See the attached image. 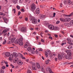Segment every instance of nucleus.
I'll return each mask as SVG.
<instances>
[{
	"label": "nucleus",
	"mask_w": 73,
	"mask_h": 73,
	"mask_svg": "<svg viewBox=\"0 0 73 73\" xmlns=\"http://www.w3.org/2000/svg\"><path fill=\"white\" fill-rule=\"evenodd\" d=\"M31 10L32 11V12H34L35 10L36 9V5L34 4H33L31 5Z\"/></svg>",
	"instance_id": "1"
},
{
	"label": "nucleus",
	"mask_w": 73,
	"mask_h": 73,
	"mask_svg": "<svg viewBox=\"0 0 73 73\" xmlns=\"http://www.w3.org/2000/svg\"><path fill=\"white\" fill-rule=\"evenodd\" d=\"M23 38H20L18 40V42L19 44V45H20V46H21V45H23Z\"/></svg>",
	"instance_id": "2"
},
{
	"label": "nucleus",
	"mask_w": 73,
	"mask_h": 73,
	"mask_svg": "<svg viewBox=\"0 0 73 73\" xmlns=\"http://www.w3.org/2000/svg\"><path fill=\"white\" fill-rule=\"evenodd\" d=\"M50 54V50H48L47 52L45 51V55L46 57H47L48 56V54Z\"/></svg>",
	"instance_id": "3"
},
{
	"label": "nucleus",
	"mask_w": 73,
	"mask_h": 73,
	"mask_svg": "<svg viewBox=\"0 0 73 73\" xmlns=\"http://www.w3.org/2000/svg\"><path fill=\"white\" fill-rule=\"evenodd\" d=\"M21 31L23 32H25L27 31V28L25 27H23L21 28Z\"/></svg>",
	"instance_id": "4"
},
{
	"label": "nucleus",
	"mask_w": 73,
	"mask_h": 73,
	"mask_svg": "<svg viewBox=\"0 0 73 73\" xmlns=\"http://www.w3.org/2000/svg\"><path fill=\"white\" fill-rule=\"evenodd\" d=\"M65 58L68 60H70V59H72V57H71V56L68 55L65 56Z\"/></svg>",
	"instance_id": "5"
},
{
	"label": "nucleus",
	"mask_w": 73,
	"mask_h": 73,
	"mask_svg": "<svg viewBox=\"0 0 73 73\" xmlns=\"http://www.w3.org/2000/svg\"><path fill=\"white\" fill-rule=\"evenodd\" d=\"M48 28L49 29H51V30H53L54 29V26L52 25H50L48 26Z\"/></svg>",
	"instance_id": "6"
},
{
	"label": "nucleus",
	"mask_w": 73,
	"mask_h": 73,
	"mask_svg": "<svg viewBox=\"0 0 73 73\" xmlns=\"http://www.w3.org/2000/svg\"><path fill=\"white\" fill-rule=\"evenodd\" d=\"M64 20L65 22H68L71 20V19L70 18L67 17L64 19Z\"/></svg>",
	"instance_id": "7"
},
{
	"label": "nucleus",
	"mask_w": 73,
	"mask_h": 73,
	"mask_svg": "<svg viewBox=\"0 0 73 73\" xmlns=\"http://www.w3.org/2000/svg\"><path fill=\"white\" fill-rule=\"evenodd\" d=\"M40 10L39 8H37L36 10V14H38L40 13Z\"/></svg>",
	"instance_id": "8"
},
{
	"label": "nucleus",
	"mask_w": 73,
	"mask_h": 73,
	"mask_svg": "<svg viewBox=\"0 0 73 73\" xmlns=\"http://www.w3.org/2000/svg\"><path fill=\"white\" fill-rule=\"evenodd\" d=\"M32 23H33V24H37V20L36 19H35L32 21Z\"/></svg>",
	"instance_id": "9"
},
{
	"label": "nucleus",
	"mask_w": 73,
	"mask_h": 73,
	"mask_svg": "<svg viewBox=\"0 0 73 73\" xmlns=\"http://www.w3.org/2000/svg\"><path fill=\"white\" fill-rule=\"evenodd\" d=\"M32 68L33 70H36L37 67L35 65H33L32 66Z\"/></svg>",
	"instance_id": "10"
},
{
	"label": "nucleus",
	"mask_w": 73,
	"mask_h": 73,
	"mask_svg": "<svg viewBox=\"0 0 73 73\" xmlns=\"http://www.w3.org/2000/svg\"><path fill=\"white\" fill-rule=\"evenodd\" d=\"M17 63L18 64V65H22L23 64V62H22V61H21V60H18Z\"/></svg>",
	"instance_id": "11"
},
{
	"label": "nucleus",
	"mask_w": 73,
	"mask_h": 73,
	"mask_svg": "<svg viewBox=\"0 0 73 73\" xmlns=\"http://www.w3.org/2000/svg\"><path fill=\"white\" fill-rule=\"evenodd\" d=\"M36 65L37 66V67L38 69H41V67H40V64L38 63H36Z\"/></svg>",
	"instance_id": "12"
},
{
	"label": "nucleus",
	"mask_w": 73,
	"mask_h": 73,
	"mask_svg": "<svg viewBox=\"0 0 73 73\" xmlns=\"http://www.w3.org/2000/svg\"><path fill=\"white\" fill-rule=\"evenodd\" d=\"M67 3L69 5H71L72 4V1L70 0H67Z\"/></svg>",
	"instance_id": "13"
},
{
	"label": "nucleus",
	"mask_w": 73,
	"mask_h": 73,
	"mask_svg": "<svg viewBox=\"0 0 73 73\" xmlns=\"http://www.w3.org/2000/svg\"><path fill=\"white\" fill-rule=\"evenodd\" d=\"M29 46V44L28 42H26L25 43V45L24 46V48H27L28 46Z\"/></svg>",
	"instance_id": "14"
},
{
	"label": "nucleus",
	"mask_w": 73,
	"mask_h": 73,
	"mask_svg": "<svg viewBox=\"0 0 73 73\" xmlns=\"http://www.w3.org/2000/svg\"><path fill=\"white\" fill-rule=\"evenodd\" d=\"M5 55L6 57H9L10 55V53L9 52H6L5 54Z\"/></svg>",
	"instance_id": "15"
},
{
	"label": "nucleus",
	"mask_w": 73,
	"mask_h": 73,
	"mask_svg": "<svg viewBox=\"0 0 73 73\" xmlns=\"http://www.w3.org/2000/svg\"><path fill=\"white\" fill-rule=\"evenodd\" d=\"M29 19L30 21H32V20H33L35 19L34 17L30 16L29 17Z\"/></svg>",
	"instance_id": "16"
},
{
	"label": "nucleus",
	"mask_w": 73,
	"mask_h": 73,
	"mask_svg": "<svg viewBox=\"0 0 73 73\" xmlns=\"http://www.w3.org/2000/svg\"><path fill=\"white\" fill-rule=\"evenodd\" d=\"M16 38H13L11 39V41L12 43H13V42H14L15 41V40H16Z\"/></svg>",
	"instance_id": "17"
},
{
	"label": "nucleus",
	"mask_w": 73,
	"mask_h": 73,
	"mask_svg": "<svg viewBox=\"0 0 73 73\" xmlns=\"http://www.w3.org/2000/svg\"><path fill=\"white\" fill-rule=\"evenodd\" d=\"M13 55H14L15 57L16 58L18 57V54L16 52H13Z\"/></svg>",
	"instance_id": "18"
},
{
	"label": "nucleus",
	"mask_w": 73,
	"mask_h": 73,
	"mask_svg": "<svg viewBox=\"0 0 73 73\" xmlns=\"http://www.w3.org/2000/svg\"><path fill=\"white\" fill-rule=\"evenodd\" d=\"M32 48L31 47H28L27 48V50L29 52H31L32 50Z\"/></svg>",
	"instance_id": "19"
},
{
	"label": "nucleus",
	"mask_w": 73,
	"mask_h": 73,
	"mask_svg": "<svg viewBox=\"0 0 73 73\" xmlns=\"http://www.w3.org/2000/svg\"><path fill=\"white\" fill-rule=\"evenodd\" d=\"M58 29V27H54L53 30L54 31H57Z\"/></svg>",
	"instance_id": "20"
},
{
	"label": "nucleus",
	"mask_w": 73,
	"mask_h": 73,
	"mask_svg": "<svg viewBox=\"0 0 73 73\" xmlns=\"http://www.w3.org/2000/svg\"><path fill=\"white\" fill-rule=\"evenodd\" d=\"M45 15H41L40 17V18L41 19H43V18H44V17H45Z\"/></svg>",
	"instance_id": "21"
},
{
	"label": "nucleus",
	"mask_w": 73,
	"mask_h": 73,
	"mask_svg": "<svg viewBox=\"0 0 73 73\" xmlns=\"http://www.w3.org/2000/svg\"><path fill=\"white\" fill-rule=\"evenodd\" d=\"M44 25H49V23L47 21L44 22Z\"/></svg>",
	"instance_id": "22"
},
{
	"label": "nucleus",
	"mask_w": 73,
	"mask_h": 73,
	"mask_svg": "<svg viewBox=\"0 0 73 73\" xmlns=\"http://www.w3.org/2000/svg\"><path fill=\"white\" fill-rule=\"evenodd\" d=\"M69 23H64V25L65 26H69Z\"/></svg>",
	"instance_id": "23"
},
{
	"label": "nucleus",
	"mask_w": 73,
	"mask_h": 73,
	"mask_svg": "<svg viewBox=\"0 0 73 73\" xmlns=\"http://www.w3.org/2000/svg\"><path fill=\"white\" fill-rule=\"evenodd\" d=\"M64 4L65 5H66V4H67V0H64Z\"/></svg>",
	"instance_id": "24"
},
{
	"label": "nucleus",
	"mask_w": 73,
	"mask_h": 73,
	"mask_svg": "<svg viewBox=\"0 0 73 73\" xmlns=\"http://www.w3.org/2000/svg\"><path fill=\"white\" fill-rule=\"evenodd\" d=\"M68 48L69 49H70L72 48V46L70 45H69L68 46Z\"/></svg>",
	"instance_id": "25"
},
{
	"label": "nucleus",
	"mask_w": 73,
	"mask_h": 73,
	"mask_svg": "<svg viewBox=\"0 0 73 73\" xmlns=\"http://www.w3.org/2000/svg\"><path fill=\"white\" fill-rule=\"evenodd\" d=\"M58 58H59L60 60V59H62V57L61 56V55L60 54L58 55Z\"/></svg>",
	"instance_id": "26"
},
{
	"label": "nucleus",
	"mask_w": 73,
	"mask_h": 73,
	"mask_svg": "<svg viewBox=\"0 0 73 73\" xmlns=\"http://www.w3.org/2000/svg\"><path fill=\"white\" fill-rule=\"evenodd\" d=\"M68 43L69 44H70V45H73V43L72 42L68 41Z\"/></svg>",
	"instance_id": "27"
},
{
	"label": "nucleus",
	"mask_w": 73,
	"mask_h": 73,
	"mask_svg": "<svg viewBox=\"0 0 73 73\" xmlns=\"http://www.w3.org/2000/svg\"><path fill=\"white\" fill-rule=\"evenodd\" d=\"M67 40L68 41H69V42H72V40H71V39L70 38H67Z\"/></svg>",
	"instance_id": "28"
},
{
	"label": "nucleus",
	"mask_w": 73,
	"mask_h": 73,
	"mask_svg": "<svg viewBox=\"0 0 73 73\" xmlns=\"http://www.w3.org/2000/svg\"><path fill=\"white\" fill-rule=\"evenodd\" d=\"M65 52L66 53H69L70 52V50H65Z\"/></svg>",
	"instance_id": "29"
},
{
	"label": "nucleus",
	"mask_w": 73,
	"mask_h": 73,
	"mask_svg": "<svg viewBox=\"0 0 73 73\" xmlns=\"http://www.w3.org/2000/svg\"><path fill=\"white\" fill-rule=\"evenodd\" d=\"M8 31V30H7V29H4L3 31V33H6Z\"/></svg>",
	"instance_id": "30"
},
{
	"label": "nucleus",
	"mask_w": 73,
	"mask_h": 73,
	"mask_svg": "<svg viewBox=\"0 0 73 73\" xmlns=\"http://www.w3.org/2000/svg\"><path fill=\"white\" fill-rule=\"evenodd\" d=\"M21 56L22 59H25V58L24 56H23V55L22 54H21Z\"/></svg>",
	"instance_id": "31"
},
{
	"label": "nucleus",
	"mask_w": 73,
	"mask_h": 73,
	"mask_svg": "<svg viewBox=\"0 0 73 73\" xmlns=\"http://www.w3.org/2000/svg\"><path fill=\"white\" fill-rule=\"evenodd\" d=\"M31 53L32 54H34L35 53V51L33 50H32L31 51Z\"/></svg>",
	"instance_id": "32"
},
{
	"label": "nucleus",
	"mask_w": 73,
	"mask_h": 73,
	"mask_svg": "<svg viewBox=\"0 0 73 73\" xmlns=\"http://www.w3.org/2000/svg\"><path fill=\"white\" fill-rule=\"evenodd\" d=\"M49 62V60H46L45 62L46 64H48Z\"/></svg>",
	"instance_id": "33"
},
{
	"label": "nucleus",
	"mask_w": 73,
	"mask_h": 73,
	"mask_svg": "<svg viewBox=\"0 0 73 73\" xmlns=\"http://www.w3.org/2000/svg\"><path fill=\"white\" fill-rule=\"evenodd\" d=\"M3 19L4 21L6 22L7 21V18H4V17H3Z\"/></svg>",
	"instance_id": "34"
},
{
	"label": "nucleus",
	"mask_w": 73,
	"mask_h": 73,
	"mask_svg": "<svg viewBox=\"0 0 73 73\" xmlns=\"http://www.w3.org/2000/svg\"><path fill=\"white\" fill-rule=\"evenodd\" d=\"M15 44H19V40H16L15 41Z\"/></svg>",
	"instance_id": "35"
},
{
	"label": "nucleus",
	"mask_w": 73,
	"mask_h": 73,
	"mask_svg": "<svg viewBox=\"0 0 73 73\" xmlns=\"http://www.w3.org/2000/svg\"><path fill=\"white\" fill-rule=\"evenodd\" d=\"M10 57H11L12 58L14 57V56H13V54H11L10 55Z\"/></svg>",
	"instance_id": "36"
},
{
	"label": "nucleus",
	"mask_w": 73,
	"mask_h": 73,
	"mask_svg": "<svg viewBox=\"0 0 73 73\" xmlns=\"http://www.w3.org/2000/svg\"><path fill=\"white\" fill-rule=\"evenodd\" d=\"M73 15V12L71 14L68 15V17H70V16H72Z\"/></svg>",
	"instance_id": "37"
},
{
	"label": "nucleus",
	"mask_w": 73,
	"mask_h": 73,
	"mask_svg": "<svg viewBox=\"0 0 73 73\" xmlns=\"http://www.w3.org/2000/svg\"><path fill=\"white\" fill-rule=\"evenodd\" d=\"M60 20L61 21H63V22H64V21H64V19H63L62 18H60Z\"/></svg>",
	"instance_id": "38"
},
{
	"label": "nucleus",
	"mask_w": 73,
	"mask_h": 73,
	"mask_svg": "<svg viewBox=\"0 0 73 73\" xmlns=\"http://www.w3.org/2000/svg\"><path fill=\"white\" fill-rule=\"evenodd\" d=\"M70 25H73V20L71 21L70 22Z\"/></svg>",
	"instance_id": "39"
},
{
	"label": "nucleus",
	"mask_w": 73,
	"mask_h": 73,
	"mask_svg": "<svg viewBox=\"0 0 73 73\" xmlns=\"http://www.w3.org/2000/svg\"><path fill=\"white\" fill-rule=\"evenodd\" d=\"M41 71L42 72H44V68L43 67H41Z\"/></svg>",
	"instance_id": "40"
},
{
	"label": "nucleus",
	"mask_w": 73,
	"mask_h": 73,
	"mask_svg": "<svg viewBox=\"0 0 73 73\" xmlns=\"http://www.w3.org/2000/svg\"><path fill=\"white\" fill-rule=\"evenodd\" d=\"M61 55H62V56H65V53L63 52H62L61 53Z\"/></svg>",
	"instance_id": "41"
},
{
	"label": "nucleus",
	"mask_w": 73,
	"mask_h": 73,
	"mask_svg": "<svg viewBox=\"0 0 73 73\" xmlns=\"http://www.w3.org/2000/svg\"><path fill=\"white\" fill-rule=\"evenodd\" d=\"M73 54V53L72 52H69V56H71Z\"/></svg>",
	"instance_id": "42"
},
{
	"label": "nucleus",
	"mask_w": 73,
	"mask_h": 73,
	"mask_svg": "<svg viewBox=\"0 0 73 73\" xmlns=\"http://www.w3.org/2000/svg\"><path fill=\"white\" fill-rule=\"evenodd\" d=\"M27 73H32V72L30 70H27Z\"/></svg>",
	"instance_id": "43"
},
{
	"label": "nucleus",
	"mask_w": 73,
	"mask_h": 73,
	"mask_svg": "<svg viewBox=\"0 0 73 73\" xmlns=\"http://www.w3.org/2000/svg\"><path fill=\"white\" fill-rule=\"evenodd\" d=\"M3 62H4L5 64H8V62L5 61V60H4Z\"/></svg>",
	"instance_id": "44"
},
{
	"label": "nucleus",
	"mask_w": 73,
	"mask_h": 73,
	"mask_svg": "<svg viewBox=\"0 0 73 73\" xmlns=\"http://www.w3.org/2000/svg\"><path fill=\"white\" fill-rule=\"evenodd\" d=\"M48 70H49V72L50 73V72H52V70H51V69L50 68H48Z\"/></svg>",
	"instance_id": "45"
},
{
	"label": "nucleus",
	"mask_w": 73,
	"mask_h": 73,
	"mask_svg": "<svg viewBox=\"0 0 73 73\" xmlns=\"http://www.w3.org/2000/svg\"><path fill=\"white\" fill-rule=\"evenodd\" d=\"M41 42H45V41H44V39H41Z\"/></svg>",
	"instance_id": "46"
},
{
	"label": "nucleus",
	"mask_w": 73,
	"mask_h": 73,
	"mask_svg": "<svg viewBox=\"0 0 73 73\" xmlns=\"http://www.w3.org/2000/svg\"><path fill=\"white\" fill-rule=\"evenodd\" d=\"M0 73H4V71L3 70H0Z\"/></svg>",
	"instance_id": "47"
},
{
	"label": "nucleus",
	"mask_w": 73,
	"mask_h": 73,
	"mask_svg": "<svg viewBox=\"0 0 73 73\" xmlns=\"http://www.w3.org/2000/svg\"><path fill=\"white\" fill-rule=\"evenodd\" d=\"M66 44V42H64V43L63 42V43H61V45H62V46L63 45H64V44Z\"/></svg>",
	"instance_id": "48"
},
{
	"label": "nucleus",
	"mask_w": 73,
	"mask_h": 73,
	"mask_svg": "<svg viewBox=\"0 0 73 73\" xmlns=\"http://www.w3.org/2000/svg\"><path fill=\"white\" fill-rule=\"evenodd\" d=\"M2 69L3 70L5 69V66H3L2 67Z\"/></svg>",
	"instance_id": "49"
},
{
	"label": "nucleus",
	"mask_w": 73,
	"mask_h": 73,
	"mask_svg": "<svg viewBox=\"0 0 73 73\" xmlns=\"http://www.w3.org/2000/svg\"><path fill=\"white\" fill-rule=\"evenodd\" d=\"M63 16H66L67 17H68V15H67L65 14H63Z\"/></svg>",
	"instance_id": "50"
},
{
	"label": "nucleus",
	"mask_w": 73,
	"mask_h": 73,
	"mask_svg": "<svg viewBox=\"0 0 73 73\" xmlns=\"http://www.w3.org/2000/svg\"><path fill=\"white\" fill-rule=\"evenodd\" d=\"M52 56H54L55 57V56H56V54L55 53H54L52 54Z\"/></svg>",
	"instance_id": "51"
},
{
	"label": "nucleus",
	"mask_w": 73,
	"mask_h": 73,
	"mask_svg": "<svg viewBox=\"0 0 73 73\" xmlns=\"http://www.w3.org/2000/svg\"><path fill=\"white\" fill-rule=\"evenodd\" d=\"M9 60L10 61H11V60H12V58L11 57H9Z\"/></svg>",
	"instance_id": "52"
},
{
	"label": "nucleus",
	"mask_w": 73,
	"mask_h": 73,
	"mask_svg": "<svg viewBox=\"0 0 73 73\" xmlns=\"http://www.w3.org/2000/svg\"><path fill=\"white\" fill-rule=\"evenodd\" d=\"M10 66H11L13 69L15 68V66H14L12 64H11Z\"/></svg>",
	"instance_id": "53"
},
{
	"label": "nucleus",
	"mask_w": 73,
	"mask_h": 73,
	"mask_svg": "<svg viewBox=\"0 0 73 73\" xmlns=\"http://www.w3.org/2000/svg\"><path fill=\"white\" fill-rule=\"evenodd\" d=\"M56 23L57 24H59L60 23V21H57Z\"/></svg>",
	"instance_id": "54"
},
{
	"label": "nucleus",
	"mask_w": 73,
	"mask_h": 73,
	"mask_svg": "<svg viewBox=\"0 0 73 73\" xmlns=\"http://www.w3.org/2000/svg\"><path fill=\"white\" fill-rule=\"evenodd\" d=\"M6 40H5L4 41H3V44H5L6 43Z\"/></svg>",
	"instance_id": "55"
},
{
	"label": "nucleus",
	"mask_w": 73,
	"mask_h": 73,
	"mask_svg": "<svg viewBox=\"0 0 73 73\" xmlns=\"http://www.w3.org/2000/svg\"><path fill=\"white\" fill-rule=\"evenodd\" d=\"M17 60H13V62H14V63H16V62L17 61Z\"/></svg>",
	"instance_id": "56"
},
{
	"label": "nucleus",
	"mask_w": 73,
	"mask_h": 73,
	"mask_svg": "<svg viewBox=\"0 0 73 73\" xmlns=\"http://www.w3.org/2000/svg\"><path fill=\"white\" fill-rule=\"evenodd\" d=\"M58 58H54V60L55 61H57Z\"/></svg>",
	"instance_id": "57"
},
{
	"label": "nucleus",
	"mask_w": 73,
	"mask_h": 73,
	"mask_svg": "<svg viewBox=\"0 0 73 73\" xmlns=\"http://www.w3.org/2000/svg\"><path fill=\"white\" fill-rule=\"evenodd\" d=\"M21 11H22V12H24V9H21Z\"/></svg>",
	"instance_id": "58"
},
{
	"label": "nucleus",
	"mask_w": 73,
	"mask_h": 73,
	"mask_svg": "<svg viewBox=\"0 0 73 73\" xmlns=\"http://www.w3.org/2000/svg\"><path fill=\"white\" fill-rule=\"evenodd\" d=\"M13 11L14 12V13H15V12H16V10H15V9H13Z\"/></svg>",
	"instance_id": "59"
},
{
	"label": "nucleus",
	"mask_w": 73,
	"mask_h": 73,
	"mask_svg": "<svg viewBox=\"0 0 73 73\" xmlns=\"http://www.w3.org/2000/svg\"><path fill=\"white\" fill-rule=\"evenodd\" d=\"M68 64V62H66L65 63V62L63 63V64H64V65H65V64Z\"/></svg>",
	"instance_id": "60"
},
{
	"label": "nucleus",
	"mask_w": 73,
	"mask_h": 73,
	"mask_svg": "<svg viewBox=\"0 0 73 73\" xmlns=\"http://www.w3.org/2000/svg\"><path fill=\"white\" fill-rule=\"evenodd\" d=\"M50 44L51 45H53V44H54V42H50Z\"/></svg>",
	"instance_id": "61"
},
{
	"label": "nucleus",
	"mask_w": 73,
	"mask_h": 73,
	"mask_svg": "<svg viewBox=\"0 0 73 73\" xmlns=\"http://www.w3.org/2000/svg\"><path fill=\"white\" fill-rule=\"evenodd\" d=\"M53 17H55V15H56V13H53Z\"/></svg>",
	"instance_id": "62"
},
{
	"label": "nucleus",
	"mask_w": 73,
	"mask_h": 73,
	"mask_svg": "<svg viewBox=\"0 0 73 73\" xmlns=\"http://www.w3.org/2000/svg\"><path fill=\"white\" fill-rule=\"evenodd\" d=\"M0 15H3V13L2 12H0Z\"/></svg>",
	"instance_id": "63"
},
{
	"label": "nucleus",
	"mask_w": 73,
	"mask_h": 73,
	"mask_svg": "<svg viewBox=\"0 0 73 73\" xmlns=\"http://www.w3.org/2000/svg\"><path fill=\"white\" fill-rule=\"evenodd\" d=\"M61 32L62 33V34L64 35L65 34V32L64 31H61Z\"/></svg>",
	"instance_id": "64"
}]
</instances>
